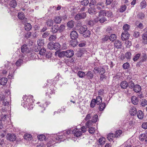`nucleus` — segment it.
<instances>
[{"instance_id": "1", "label": "nucleus", "mask_w": 147, "mask_h": 147, "mask_svg": "<svg viewBox=\"0 0 147 147\" xmlns=\"http://www.w3.org/2000/svg\"><path fill=\"white\" fill-rule=\"evenodd\" d=\"M54 138H53L52 140L49 141V142L47 143V147L52 146L56 142H58L59 141H63L66 138L65 135H57V134L54 135Z\"/></svg>"}, {"instance_id": "2", "label": "nucleus", "mask_w": 147, "mask_h": 147, "mask_svg": "<svg viewBox=\"0 0 147 147\" xmlns=\"http://www.w3.org/2000/svg\"><path fill=\"white\" fill-rule=\"evenodd\" d=\"M5 64L4 66H5V67L7 69V70H10L9 72L8 78H9L11 79L13 76V63L8 61H5Z\"/></svg>"}, {"instance_id": "3", "label": "nucleus", "mask_w": 147, "mask_h": 147, "mask_svg": "<svg viewBox=\"0 0 147 147\" xmlns=\"http://www.w3.org/2000/svg\"><path fill=\"white\" fill-rule=\"evenodd\" d=\"M27 21V19H25L22 21L23 24L24 25L25 30L27 31H29L31 28V25L30 24L28 23H26Z\"/></svg>"}, {"instance_id": "4", "label": "nucleus", "mask_w": 147, "mask_h": 147, "mask_svg": "<svg viewBox=\"0 0 147 147\" xmlns=\"http://www.w3.org/2000/svg\"><path fill=\"white\" fill-rule=\"evenodd\" d=\"M86 16V14L85 13H79L76 14L75 16V19L77 20L81 19H84Z\"/></svg>"}, {"instance_id": "5", "label": "nucleus", "mask_w": 147, "mask_h": 147, "mask_svg": "<svg viewBox=\"0 0 147 147\" xmlns=\"http://www.w3.org/2000/svg\"><path fill=\"white\" fill-rule=\"evenodd\" d=\"M129 33L126 31H124L121 35V39L124 41L125 40L129 38Z\"/></svg>"}, {"instance_id": "6", "label": "nucleus", "mask_w": 147, "mask_h": 147, "mask_svg": "<svg viewBox=\"0 0 147 147\" xmlns=\"http://www.w3.org/2000/svg\"><path fill=\"white\" fill-rule=\"evenodd\" d=\"M30 101V99L28 98L26 99V100H24L22 101V105L24 107H27L28 106L31 105V102H29Z\"/></svg>"}, {"instance_id": "7", "label": "nucleus", "mask_w": 147, "mask_h": 147, "mask_svg": "<svg viewBox=\"0 0 147 147\" xmlns=\"http://www.w3.org/2000/svg\"><path fill=\"white\" fill-rule=\"evenodd\" d=\"M6 137L7 140L11 141H14L16 139V136L13 134H7Z\"/></svg>"}, {"instance_id": "8", "label": "nucleus", "mask_w": 147, "mask_h": 147, "mask_svg": "<svg viewBox=\"0 0 147 147\" xmlns=\"http://www.w3.org/2000/svg\"><path fill=\"white\" fill-rule=\"evenodd\" d=\"M65 56L67 58H70L74 55V51L71 50H67L65 51Z\"/></svg>"}, {"instance_id": "9", "label": "nucleus", "mask_w": 147, "mask_h": 147, "mask_svg": "<svg viewBox=\"0 0 147 147\" xmlns=\"http://www.w3.org/2000/svg\"><path fill=\"white\" fill-rule=\"evenodd\" d=\"M73 133L74 134V136L76 137L80 136L82 134V132L80 129H74L72 131Z\"/></svg>"}, {"instance_id": "10", "label": "nucleus", "mask_w": 147, "mask_h": 147, "mask_svg": "<svg viewBox=\"0 0 147 147\" xmlns=\"http://www.w3.org/2000/svg\"><path fill=\"white\" fill-rule=\"evenodd\" d=\"M70 36L72 39H75L78 37V34L76 31H73L71 32Z\"/></svg>"}, {"instance_id": "11", "label": "nucleus", "mask_w": 147, "mask_h": 147, "mask_svg": "<svg viewBox=\"0 0 147 147\" xmlns=\"http://www.w3.org/2000/svg\"><path fill=\"white\" fill-rule=\"evenodd\" d=\"M87 28L86 26H81L78 29L79 32L81 34H83L87 30Z\"/></svg>"}, {"instance_id": "12", "label": "nucleus", "mask_w": 147, "mask_h": 147, "mask_svg": "<svg viewBox=\"0 0 147 147\" xmlns=\"http://www.w3.org/2000/svg\"><path fill=\"white\" fill-rule=\"evenodd\" d=\"M128 86V83L125 81H123L120 84L121 88L123 89L126 88Z\"/></svg>"}, {"instance_id": "13", "label": "nucleus", "mask_w": 147, "mask_h": 147, "mask_svg": "<svg viewBox=\"0 0 147 147\" xmlns=\"http://www.w3.org/2000/svg\"><path fill=\"white\" fill-rule=\"evenodd\" d=\"M94 69L101 75H102L104 74L105 71V70L102 68H99L96 67L94 68Z\"/></svg>"}, {"instance_id": "14", "label": "nucleus", "mask_w": 147, "mask_h": 147, "mask_svg": "<svg viewBox=\"0 0 147 147\" xmlns=\"http://www.w3.org/2000/svg\"><path fill=\"white\" fill-rule=\"evenodd\" d=\"M88 79H92L94 76L93 73L91 71H88L87 72L86 75Z\"/></svg>"}, {"instance_id": "15", "label": "nucleus", "mask_w": 147, "mask_h": 147, "mask_svg": "<svg viewBox=\"0 0 147 147\" xmlns=\"http://www.w3.org/2000/svg\"><path fill=\"white\" fill-rule=\"evenodd\" d=\"M137 110L135 107H131L130 109L129 113L131 115L134 116L137 114Z\"/></svg>"}, {"instance_id": "16", "label": "nucleus", "mask_w": 147, "mask_h": 147, "mask_svg": "<svg viewBox=\"0 0 147 147\" xmlns=\"http://www.w3.org/2000/svg\"><path fill=\"white\" fill-rule=\"evenodd\" d=\"M114 45L115 47L117 49L121 48L122 45L121 41L119 40L115 41Z\"/></svg>"}, {"instance_id": "17", "label": "nucleus", "mask_w": 147, "mask_h": 147, "mask_svg": "<svg viewBox=\"0 0 147 147\" xmlns=\"http://www.w3.org/2000/svg\"><path fill=\"white\" fill-rule=\"evenodd\" d=\"M21 51L22 53H25L28 51V49L27 45L24 44L22 45L21 48Z\"/></svg>"}, {"instance_id": "18", "label": "nucleus", "mask_w": 147, "mask_h": 147, "mask_svg": "<svg viewBox=\"0 0 147 147\" xmlns=\"http://www.w3.org/2000/svg\"><path fill=\"white\" fill-rule=\"evenodd\" d=\"M115 138V134L112 133L109 134L107 136L108 139L110 141H113Z\"/></svg>"}, {"instance_id": "19", "label": "nucleus", "mask_w": 147, "mask_h": 147, "mask_svg": "<svg viewBox=\"0 0 147 147\" xmlns=\"http://www.w3.org/2000/svg\"><path fill=\"white\" fill-rule=\"evenodd\" d=\"M36 47H35L34 50L35 51H39V54L41 55H43L45 54L46 50L45 48H43L42 49L40 50V49H36Z\"/></svg>"}, {"instance_id": "20", "label": "nucleus", "mask_w": 147, "mask_h": 147, "mask_svg": "<svg viewBox=\"0 0 147 147\" xmlns=\"http://www.w3.org/2000/svg\"><path fill=\"white\" fill-rule=\"evenodd\" d=\"M141 90V87L139 85L136 84L134 88V91L136 93H138L140 92Z\"/></svg>"}, {"instance_id": "21", "label": "nucleus", "mask_w": 147, "mask_h": 147, "mask_svg": "<svg viewBox=\"0 0 147 147\" xmlns=\"http://www.w3.org/2000/svg\"><path fill=\"white\" fill-rule=\"evenodd\" d=\"M58 26L57 25H55L52 27L51 29V31L53 33H55L58 31Z\"/></svg>"}, {"instance_id": "22", "label": "nucleus", "mask_w": 147, "mask_h": 147, "mask_svg": "<svg viewBox=\"0 0 147 147\" xmlns=\"http://www.w3.org/2000/svg\"><path fill=\"white\" fill-rule=\"evenodd\" d=\"M7 81V79L6 78H2L0 80V84L1 85H4L6 84Z\"/></svg>"}, {"instance_id": "23", "label": "nucleus", "mask_w": 147, "mask_h": 147, "mask_svg": "<svg viewBox=\"0 0 147 147\" xmlns=\"http://www.w3.org/2000/svg\"><path fill=\"white\" fill-rule=\"evenodd\" d=\"M137 116L140 119H142L143 118L144 114L141 111H139L137 113Z\"/></svg>"}, {"instance_id": "24", "label": "nucleus", "mask_w": 147, "mask_h": 147, "mask_svg": "<svg viewBox=\"0 0 147 147\" xmlns=\"http://www.w3.org/2000/svg\"><path fill=\"white\" fill-rule=\"evenodd\" d=\"M142 41L145 44H147V33H144L142 36Z\"/></svg>"}, {"instance_id": "25", "label": "nucleus", "mask_w": 147, "mask_h": 147, "mask_svg": "<svg viewBox=\"0 0 147 147\" xmlns=\"http://www.w3.org/2000/svg\"><path fill=\"white\" fill-rule=\"evenodd\" d=\"M131 102L133 104L136 105L138 103V100L136 96H133L131 97Z\"/></svg>"}, {"instance_id": "26", "label": "nucleus", "mask_w": 147, "mask_h": 147, "mask_svg": "<svg viewBox=\"0 0 147 147\" xmlns=\"http://www.w3.org/2000/svg\"><path fill=\"white\" fill-rule=\"evenodd\" d=\"M96 104L97 105H99L102 102V98L100 96H98L95 99Z\"/></svg>"}, {"instance_id": "27", "label": "nucleus", "mask_w": 147, "mask_h": 147, "mask_svg": "<svg viewBox=\"0 0 147 147\" xmlns=\"http://www.w3.org/2000/svg\"><path fill=\"white\" fill-rule=\"evenodd\" d=\"M107 11L105 10H100L99 12V17H102L106 16Z\"/></svg>"}, {"instance_id": "28", "label": "nucleus", "mask_w": 147, "mask_h": 147, "mask_svg": "<svg viewBox=\"0 0 147 147\" xmlns=\"http://www.w3.org/2000/svg\"><path fill=\"white\" fill-rule=\"evenodd\" d=\"M122 133L123 131L121 130H117L115 134V138L120 137L122 135Z\"/></svg>"}, {"instance_id": "29", "label": "nucleus", "mask_w": 147, "mask_h": 147, "mask_svg": "<svg viewBox=\"0 0 147 147\" xmlns=\"http://www.w3.org/2000/svg\"><path fill=\"white\" fill-rule=\"evenodd\" d=\"M105 141V139L103 137H101L99 138L98 140V143L100 145H104Z\"/></svg>"}, {"instance_id": "30", "label": "nucleus", "mask_w": 147, "mask_h": 147, "mask_svg": "<svg viewBox=\"0 0 147 147\" xmlns=\"http://www.w3.org/2000/svg\"><path fill=\"white\" fill-rule=\"evenodd\" d=\"M37 43L39 46H42L44 45V39H39L37 41Z\"/></svg>"}, {"instance_id": "31", "label": "nucleus", "mask_w": 147, "mask_h": 147, "mask_svg": "<svg viewBox=\"0 0 147 147\" xmlns=\"http://www.w3.org/2000/svg\"><path fill=\"white\" fill-rule=\"evenodd\" d=\"M61 21L62 18L60 17L57 16L55 18L54 22L56 24H59Z\"/></svg>"}, {"instance_id": "32", "label": "nucleus", "mask_w": 147, "mask_h": 147, "mask_svg": "<svg viewBox=\"0 0 147 147\" xmlns=\"http://www.w3.org/2000/svg\"><path fill=\"white\" fill-rule=\"evenodd\" d=\"M53 49L57 50L59 49L61 47L60 45L58 43H53Z\"/></svg>"}, {"instance_id": "33", "label": "nucleus", "mask_w": 147, "mask_h": 147, "mask_svg": "<svg viewBox=\"0 0 147 147\" xmlns=\"http://www.w3.org/2000/svg\"><path fill=\"white\" fill-rule=\"evenodd\" d=\"M146 1L144 0H143L140 3V7L141 9H144L146 7Z\"/></svg>"}, {"instance_id": "34", "label": "nucleus", "mask_w": 147, "mask_h": 147, "mask_svg": "<svg viewBox=\"0 0 147 147\" xmlns=\"http://www.w3.org/2000/svg\"><path fill=\"white\" fill-rule=\"evenodd\" d=\"M77 74L78 76L80 78L84 77L86 75V74L84 72L81 71H79Z\"/></svg>"}, {"instance_id": "35", "label": "nucleus", "mask_w": 147, "mask_h": 147, "mask_svg": "<svg viewBox=\"0 0 147 147\" xmlns=\"http://www.w3.org/2000/svg\"><path fill=\"white\" fill-rule=\"evenodd\" d=\"M24 139L27 140H30L32 139V136L28 134H25L24 136Z\"/></svg>"}, {"instance_id": "36", "label": "nucleus", "mask_w": 147, "mask_h": 147, "mask_svg": "<svg viewBox=\"0 0 147 147\" xmlns=\"http://www.w3.org/2000/svg\"><path fill=\"white\" fill-rule=\"evenodd\" d=\"M116 39V36L114 34H112L109 37V39L111 41H113Z\"/></svg>"}, {"instance_id": "37", "label": "nucleus", "mask_w": 147, "mask_h": 147, "mask_svg": "<svg viewBox=\"0 0 147 147\" xmlns=\"http://www.w3.org/2000/svg\"><path fill=\"white\" fill-rule=\"evenodd\" d=\"M54 93V91L51 89L49 88L47 90V92L46 93V95H48L49 96Z\"/></svg>"}, {"instance_id": "38", "label": "nucleus", "mask_w": 147, "mask_h": 147, "mask_svg": "<svg viewBox=\"0 0 147 147\" xmlns=\"http://www.w3.org/2000/svg\"><path fill=\"white\" fill-rule=\"evenodd\" d=\"M9 4L11 7L15 8L17 5V3L16 1L12 0L10 2Z\"/></svg>"}, {"instance_id": "39", "label": "nucleus", "mask_w": 147, "mask_h": 147, "mask_svg": "<svg viewBox=\"0 0 147 147\" xmlns=\"http://www.w3.org/2000/svg\"><path fill=\"white\" fill-rule=\"evenodd\" d=\"M99 106V109L100 111H103L105 107V103H102L101 104H100Z\"/></svg>"}, {"instance_id": "40", "label": "nucleus", "mask_w": 147, "mask_h": 147, "mask_svg": "<svg viewBox=\"0 0 147 147\" xmlns=\"http://www.w3.org/2000/svg\"><path fill=\"white\" fill-rule=\"evenodd\" d=\"M67 26L70 28H72L74 26V21L72 20H71L69 22L67 23Z\"/></svg>"}, {"instance_id": "41", "label": "nucleus", "mask_w": 147, "mask_h": 147, "mask_svg": "<svg viewBox=\"0 0 147 147\" xmlns=\"http://www.w3.org/2000/svg\"><path fill=\"white\" fill-rule=\"evenodd\" d=\"M131 54L129 52H127L125 54V57L127 59H130L131 58Z\"/></svg>"}, {"instance_id": "42", "label": "nucleus", "mask_w": 147, "mask_h": 147, "mask_svg": "<svg viewBox=\"0 0 147 147\" xmlns=\"http://www.w3.org/2000/svg\"><path fill=\"white\" fill-rule=\"evenodd\" d=\"M146 136V134H141L140 136V140L143 141L144 140L145 141V138Z\"/></svg>"}, {"instance_id": "43", "label": "nucleus", "mask_w": 147, "mask_h": 147, "mask_svg": "<svg viewBox=\"0 0 147 147\" xmlns=\"http://www.w3.org/2000/svg\"><path fill=\"white\" fill-rule=\"evenodd\" d=\"M93 122L92 120H89L86 124V128H89L91 126L92 124V123Z\"/></svg>"}, {"instance_id": "44", "label": "nucleus", "mask_w": 147, "mask_h": 147, "mask_svg": "<svg viewBox=\"0 0 147 147\" xmlns=\"http://www.w3.org/2000/svg\"><path fill=\"white\" fill-rule=\"evenodd\" d=\"M38 138L40 141H43L45 140L46 137L43 134L40 135L38 136Z\"/></svg>"}, {"instance_id": "45", "label": "nucleus", "mask_w": 147, "mask_h": 147, "mask_svg": "<svg viewBox=\"0 0 147 147\" xmlns=\"http://www.w3.org/2000/svg\"><path fill=\"white\" fill-rule=\"evenodd\" d=\"M129 28L130 26L127 24L124 25L123 26V29L124 31H126L127 32L129 30Z\"/></svg>"}, {"instance_id": "46", "label": "nucleus", "mask_w": 147, "mask_h": 147, "mask_svg": "<svg viewBox=\"0 0 147 147\" xmlns=\"http://www.w3.org/2000/svg\"><path fill=\"white\" fill-rule=\"evenodd\" d=\"M126 6L125 5H124L121 6L119 11L121 12H123L126 10Z\"/></svg>"}, {"instance_id": "47", "label": "nucleus", "mask_w": 147, "mask_h": 147, "mask_svg": "<svg viewBox=\"0 0 147 147\" xmlns=\"http://www.w3.org/2000/svg\"><path fill=\"white\" fill-rule=\"evenodd\" d=\"M22 62L23 60L22 59H19L16 62V65L18 66H20L22 64Z\"/></svg>"}, {"instance_id": "48", "label": "nucleus", "mask_w": 147, "mask_h": 147, "mask_svg": "<svg viewBox=\"0 0 147 147\" xmlns=\"http://www.w3.org/2000/svg\"><path fill=\"white\" fill-rule=\"evenodd\" d=\"M109 39V36L108 35L105 36L104 38L102 39V43H104L107 41Z\"/></svg>"}, {"instance_id": "49", "label": "nucleus", "mask_w": 147, "mask_h": 147, "mask_svg": "<svg viewBox=\"0 0 147 147\" xmlns=\"http://www.w3.org/2000/svg\"><path fill=\"white\" fill-rule=\"evenodd\" d=\"M81 5H87L89 3L88 0H82L81 1Z\"/></svg>"}, {"instance_id": "50", "label": "nucleus", "mask_w": 147, "mask_h": 147, "mask_svg": "<svg viewBox=\"0 0 147 147\" xmlns=\"http://www.w3.org/2000/svg\"><path fill=\"white\" fill-rule=\"evenodd\" d=\"M65 26L63 24L61 25L59 28V31L60 32H62L65 30Z\"/></svg>"}, {"instance_id": "51", "label": "nucleus", "mask_w": 147, "mask_h": 147, "mask_svg": "<svg viewBox=\"0 0 147 147\" xmlns=\"http://www.w3.org/2000/svg\"><path fill=\"white\" fill-rule=\"evenodd\" d=\"M130 66L129 63L126 62L124 63L123 65V67L125 69H126L128 68Z\"/></svg>"}, {"instance_id": "52", "label": "nucleus", "mask_w": 147, "mask_h": 147, "mask_svg": "<svg viewBox=\"0 0 147 147\" xmlns=\"http://www.w3.org/2000/svg\"><path fill=\"white\" fill-rule=\"evenodd\" d=\"M18 18L20 20L23 19L24 18V13L22 12L19 13L18 15Z\"/></svg>"}, {"instance_id": "53", "label": "nucleus", "mask_w": 147, "mask_h": 147, "mask_svg": "<svg viewBox=\"0 0 147 147\" xmlns=\"http://www.w3.org/2000/svg\"><path fill=\"white\" fill-rule=\"evenodd\" d=\"M98 116L97 115H94V116H93L92 119V121L93 122V123L96 122L98 119Z\"/></svg>"}, {"instance_id": "54", "label": "nucleus", "mask_w": 147, "mask_h": 147, "mask_svg": "<svg viewBox=\"0 0 147 147\" xmlns=\"http://www.w3.org/2000/svg\"><path fill=\"white\" fill-rule=\"evenodd\" d=\"M58 56L59 57L61 58L65 56V51H62L59 52L58 53Z\"/></svg>"}, {"instance_id": "55", "label": "nucleus", "mask_w": 147, "mask_h": 147, "mask_svg": "<svg viewBox=\"0 0 147 147\" xmlns=\"http://www.w3.org/2000/svg\"><path fill=\"white\" fill-rule=\"evenodd\" d=\"M141 55L140 53H138L133 58V60L134 61H136L140 57Z\"/></svg>"}, {"instance_id": "56", "label": "nucleus", "mask_w": 147, "mask_h": 147, "mask_svg": "<svg viewBox=\"0 0 147 147\" xmlns=\"http://www.w3.org/2000/svg\"><path fill=\"white\" fill-rule=\"evenodd\" d=\"M53 42H50L47 45L48 48L50 49H53Z\"/></svg>"}, {"instance_id": "57", "label": "nucleus", "mask_w": 147, "mask_h": 147, "mask_svg": "<svg viewBox=\"0 0 147 147\" xmlns=\"http://www.w3.org/2000/svg\"><path fill=\"white\" fill-rule=\"evenodd\" d=\"M96 104V101L95 100V99H93L92 100H91V103H90V106L92 108H93L94 107L95 105V104Z\"/></svg>"}, {"instance_id": "58", "label": "nucleus", "mask_w": 147, "mask_h": 147, "mask_svg": "<svg viewBox=\"0 0 147 147\" xmlns=\"http://www.w3.org/2000/svg\"><path fill=\"white\" fill-rule=\"evenodd\" d=\"M94 9L92 7L88 9V12L90 14H93L94 13Z\"/></svg>"}, {"instance_id": "59", "label": "nucleus", "mask_w": 147, "mask_h": 147, "mask_svg": "<svg viewBox=\"0 0 147 147\" xmlns=\"http://www.w3.org/2000/svg\"><path fill=\"white\" fill-rule=\"evenodd\" d=\"M53 21L52 20H48L47 22V26L49 27L52 26L53 25Z\"/></svg>"}, {"instance_id": "60", "label": "nucleus", "mask_w": 147, "mask_h": 147, "mask_svg": "<svg viewBox=\"0 0 147 147\" xmlns=\"http://www.w3.org/2000/svg\"><path fill=\"white\" fill-rule=\"evenodd\" d=\"M129 87L131 88H134L135 86L134 83L132 81H130L128 84Z\"/></svg>"}, {"instance_id": "61", "label": "nucleus", "mask_w": 147, "mask_h": 147, "mask_svg": "<svg viewBox=\"0 0 147 147\" xmlns=\"http://www.w3.org/2000/svg\"><path fill=\"white\" fill-rule=\"evenodd\" d=\"M142 106L144 107L147 105V101L145 99H142L141 103Z\"/></svg>"}, {"instance_id": "62", "label": "nucleus", "mask_w": 147, "mask_h": 147, "mask_svg": "<svg viewBox=\"0 0 147 147\" xmlns=\"http://www.w3.org/2000/svg\"><path fill=\"white\" fill-rule=\"evenodd\" d=\"M86 33L85 34H84V37H89L90 35V31L89 30H87L86 31Z\"/></svg>"}, {"instance_id": "63", "label": "nucleus", "mask_w": 147, "mask_h": 147, "mask_svg": "<svg viewBox=\"0 0 147 147\" xmlns=\"http://www.w3.org/2000/svg\"><path fill=\"white\" fill-rule=\"evenodd\" d=\"M94 22L92 20H91L88 22V24L90 26H92L95 24Z\"/></svg>"}, {"instance_id": "64", "label": "nucleus", "mask_w": 147, "mask_h": 147, "mask_svg": "<svg viewBox=\"0 0 147 147\" xmlns=\"http://www.w3.org/2000/svg\"><path fill=\"white\" fill-rule=\"evenodd\" d=\"M56 36L54 35H51L49 38V40L50 41H53L55 40Z\"/></svg>"}]
</instances>
